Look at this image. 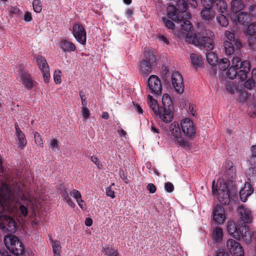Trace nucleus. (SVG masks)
Listing matches in <instances>:
<instances>
[{
  "mask_svg": "<svg viewBox=\"0 0 256 256\" xmlns=\"http://www.w3.org/2000/svg\"><path fill=\"white\" fill-rule=\"evenodd\" d=\"M240 224L238 222V224L236 225L233 221H230L228 222L226 226L228 232L234 238L238 230V228L240 226Z\"/></svg>",
  "mask_w": 256,
  "mask_h": 256,
  "instance_id": "31",
  "label": "nucleus"
},
{
  "mask_svg": "<svg viewBox=\"0 0 256 256\" xmlns=\"http://www.w3.org/2000/svg\"><path fill=\"white\" fill-rule=\"evenodd\" d=\"M215 256H230L228 253L224 249H219Z\"/></svg>",
  "mask_w": 256,
  "mask_h": 256,
  "instance_id": "60",
  "label": "nucleus"
},
{
  "mask_svg": "<svg viewBox=\"0 0 256 256\" xmlns=\"http://www.w3.org/2000/svg\"><path fill=\"white\" fill-rule=\"evenodd\" d=\"M212 7V6H202L200 11V17L206 24H210L214 20L216 12Z\"/></svg>",
  "mask_w": 256,
  "mask_h": 256,
  "instance_id": "13",
  "label": "nucleus"
},
{
  "mask_svg": "<svg viewBox=\"0 0 256 256\" xmlns=\"http://www.w3.org/2000/svg\"><path fill=\"white\" fill-rule=\"evenodd\" d=\"M23 19L26 22H30L32 20V16L30 12H26Z\"/></svg>",
  "mask_w": 256,
  "mask_h": 256,
  "instance_id": "63",
  "label": "nucleus"
},
{
  "mask_svg": "<svg viewBox=\"0 0 256 256\" xmlns=\"http://www.w3.org/2000/svg\"><path fill=\"white\" fill-rule=\"evenodd\" d=\"M176 6L179 10L174 18V20L177 23L184 22L186 18H190V14L186 11L188 5L184 0H178L176 2Z\"/></svg>",
  "mask_w": 256,
  "mask_h": 256,
  "instance_id": "8",
  "label": "nucleus"
},
{
  "mask_svg": "<svg viewBox=\"0 0 256 256\" xmlns=\"http://www.w3.org/2000/svg\"><path fill=\"white\" fill-rule=\"evenodd\" d=\"M181 128L183 133L188 137L194 136L195 130L194 128L193 122L190 119L186 118L181 122Z\"/></svg>",
  "mask_w": 256,
  "mask_h": 256,
  "instance_id": "18",
  "label": "nucleus"
},
{
  "mask_svg": "<svg viewBox=\"0 0 256 256\" xmlns=\"http://www.w3.org/2000/svg\"><path fill=\"white\" fill-rule=\"evenodd\" d=\"M165 190L168 192H172L174 190V186L170 182H166L164 184Z\"/></svg>",
  "mask_w": 256,
  "mask_h": 256,
  "instance_id": "54",
  "label": "nucleus"
},
{
  "mask_svg": "<svg viewBox=\"0 0 256 256\" xmlns=\"http://www.w3.org/2000/svg\"><path fill=\"white\" fill-rule=\"evenodd\" d=\"M217 64L220 70L222 71H224L230 66V61L226 58H223L220 59Z\"/></svg>",
  "mask_w": 256,
  "mask_h": 256,
  "instance_id": "37",
  "label": "nucleus"
},
{
  "mask_svg": "<svg viewBox=\"0 0 256 256\" xmlns=\"http://www.w3.org/2000/svg\"><path fill=\"white\" fill-rule=\"evenodd\" d=\"M214 181L212 182V192L213 194H216L218 196L220 202L224 205H228L230 202V197L232 196H234L236 192H234V187L232 186L230 188H229V184L226 182L220 184L219 188L215 189L214 188Z\"/></svg>",
  "mask_w": 256,
  "mask_h": 256,
  "instance_id": "3",
  "label": "nucleus"
},
{
  "mask_svg": "<svg viewBox=\"0 0 256 256\" xmlns=\"http://www.w3.org/2000/svg\"><path fill=\"white\" fill-rule=\"evenodd\" d=\"M172 84L178 94H182L184 90V84L182 74L178 72H174L171 76Z\"/></svg>",
  "mask_w": 256,
  "mask_h": 256,
  "instance_id": "11",
  "label": "nucleus"
},
{
  "mask_svg": "<svg viewBox=\"0 0 256 256\" xmlns=\"http://www.w3.org/2000/svg\"><path fill=\"white\" fill-rule=\"evenodd\" d=\"M249 12L252 16H256V5L253 4L249 6Z\"/></svg>",
  "mask_w": 256,
  "mask_h": 256,
  "instance_id": "62",
  "label": "nucleus"
},
{
  "mask_svg": "<svg viewBox=\"0 0 256 256\" xmlns=\"http://www.w3.org/2000/svg\"><path fill=\"white\" fill-rule=\"evenodd\" d=\"M34 140L36 143L38 145L40 146H42V140L41 138L40 134L38 132H36L34 134Z\"/></svg>",
  "mask_w": 256,
  "mask_h": 256,
  "instance_id": "52",
  "label": "nucleus"
},
{
  "mask_svg": "<svg viewBox=\"0 0 256 256\" xmlns=\"http://www.w3.org/2000/svg\"><path fill=\"white\" fill-rule=\"evenodd\" d=\"M148 86L150 92L155 96L162 94V85L160 79L156 75H151L148 80Z\"/></svg>",
  "mask_w": 256,
  "mask_h": 256,
  "instance_id": "7",
  "label": "nucleus"
},
{
  "mask_svg": "<svg viewBox=\"0 0 256 256\" xmlns=\"http://www.w3.org/2000/svg\"><path fill=\"white\" fill-rule=\"evenodd\" d=\"M4 240L8 249L14 255L18 256L24 252L23 244L16 236H5Z\"/></svg>",
  "mask_w": 256,
  "mask_h": 256,
  "instance_id": "5",
  "label": "nucleus"
},
{
  "mask_svg": "<svg viewBox=\"0 0 256 256\" xmlns=\"http://www.w3.org/2000/svg\"><path fill=\"white\" fill-rule=\"evenodd\" d=\"M169 130L172 135L176 138H179L181 136V130L179 124L174 122L169 126Z\"/></svg>",
  "mask_w": 256,
  "mask_h": 256,
  "instance_id": "26",
  "label": "nucleus"
},
{
  "mask_svg": "<svg viewBox=\"0 0 256 256\" xmlns=\"http://www.w3.org/2000/svg\"><path fill=\"white\" fill-rule=\"evenodd\" d=\"M216 0H200L202 6H212Z\"/></svg>",
  "mask_w": 256,
  "mask_h": 256,
  "instance_id": "58",
  "label": "nucleus"
},
{
  "mask_svg": "<svg viewBox=\"0 0 256 256\" xmlns=\"http://www.w3.org/2000/svg\"><path fill=\"white\" fill-rule=\"evenodd\" d=\"M162 18V22L166 28L168 29L174 30L175 25L172 20H170L166 18Z\"/></svg>",
  "mask_w": 256,
  "mask_h": 256,
  "instance_id": "46",
  "label": "nucleus"
},
{
  "mask_svg": "<svg viewBox=\"0 0 256 256\" xmlns=\"http://www.w3.org/2000/svg\"><path fill=\"white\" fill-rule=\"evenodd\" d=\"M16 228L17 224L12 217L3 216L0 218V230L8 234L6 236L12 235L16 232Z\"/></svg>",
  "mask_w": 256,
  "mask_h": 256,
  "instance_id": "6",
  "label": "nucleus"
},
{
  "mask_svg": "<svg viewBox=\"0 0 256 256\" xmlns=\"http://www.w3.org/2000/svg\"><path fill=\"white\" fill-rule=\"evenodd\" d=\"M33 8L36 12H40L42 10V3L39 0H34L32 2Z\"/></svg>",
  "mask_w": 256,
  "mask_h": 256,
  "instance_id": "44",
  "label": "nucleus"
},
{
  "mask_svg": "<svg viewBox=\"0 0 256 256\" xmlns=\"http://www.w3.org/2000/svg\"><path fill=\"white\" fill-rule=\"evenodd\" d=\"M238 56L239 55H234L233 58L232 60V66L230 67L236 68L239 66L240 62H242Z\"/></svg>",
  "mask_w": 256,
  "mask_h": 256,
  "instance_id": "43",
  "label": "nucleus"
},
{
  "mask_svg": "<svg viewBox=\"0 0 256 256\" xmlns=\"http://www.w3.org/2000/svg\"><path fill=\"white\" fill-rule=\"evenodd\" d=\"M218 24L223 28H226L229 24L228 18L223 14H219L216 17Z\"/></svg>",
  "mask_w": 256,
  "mask_h": 256,
  "instance_id": "33",
  "label": "nucleus"
},
{
  "mask_svg": "<svg viewBox=\"0 0 256 256\" xmlns=\"http://www.w3.org/2000/svg\"><path fill=\"white\" fill-rule=\"evenodd\" d=\"M18 139V146L22 148L26 144V141L25 138V135L23 133L17 136Z\"/></svg>",
  "mask_w": 256,
  "mask_h": 256,
  "instance_id": "48",
  "label": "nucleus"
},
{
  "mask_svg": "<svg viewBox=\"0 0 256 256\" xmlns=\"http://www.w3.org/2000/svg\"><path fill=\"white\" fill-rule=\"evenodd\" d=\"M255 83L252 80L248 79L244 82V86L246 88L251 90L254 86Z\"/></svg>",
  "mask_w": 256,
  "mask_h": 256,
  "instance_id": "51",
  "label": "nucleus"
},
{
  "mask_svg": "<svg viewBox=\"0 0 256 256\" xmlns=\"http://www.w3.org/2000/svg\"><path fill=\"white\" fill-rule=\"evenodd\" d=\"M119 174L121 178L123 179L126 184L128 183L127 176L124 174L123 170H120Z\"/></svg>",
  "mask_w": 256,
  "mask_h": 256,
  "instance_id": "64",
  "label": "nucleus"
},
{
  "mask_svg": "<svg viewBox=\"0 0 256 256\" xmlns=\"http://www.w3.org/2000/svg\"><path fill=\"white\" fill-rule=\"evenodd\" d=\"M237 20L240 24L246 25L251 21V18L248 14L242 12L238 14Z\"/></svg>",
  "mask_w": 256,
  "mask_h": 256,
  "instance_id": "30",
  "label": "nucleus"
},
{
  "mask_svg": "<svg viewBox=\"0 0 256 256\" xmlns=\"http://www.w3.org/2000/svg\"><path fill=\"white\" fill-rule=\"evenodd\" d=\"M254 192L250 184H246L244 188L240 192V196L242 201L245 202L246 198L249 196Z\"/></svg>",
  "mask_w": 256,
  "mask_h": 256,
  "instance_id": "24",
  "label": "nucleus"
},
{
  "mask_svg": "<svg viewBox=\"0 0 256 256\" xmlns=\"http://www.w3.org/2000/svg\"><path fill=\"white\" fill-rule=\"evenodd\" d=\"M228 40L224 41V46L226 54L227 56L240 55L241 48H238L236 46V44Z\"/></svg>",
  "mask_w": 256,
  "mask_h": 256,
  "instance_id": "20",
  "label": "nucleus"
},
{
  "mask_svg": "<svg viewBox=\"0 0 256 256\" xmlns=\"http://www.w3.org/2000/svg\"><path fill=\"white\" fill-rule=\"evenodd\" d=\"M238 212L240 220V224H250L252 222V217L251 212L242 206L238 207Z\"/></svg>",
  "mask_w": 256,
  "mask_h": 256,
  "instance_id": "16",
  "label": "nucleus"
},
{
  "mask_svg": "<svg viewBox=\"0 0 256 256\" xmlns=\"http://www.w3.org/2000/svg\"><path fill=\"white\" fill-rule=\"evenodd\" d=\"M213 6H214L220 14H224L227 8V4L224 0H216Z\"/></svg>",
  "mask_w": 256,
  "mask_h": 256,
  "instance_id": "27",
  "label": "nucleus"
},
{
  "mask_svg": "<svg viewBox=\"0 0 256 256\" xmlns=\"http://www.w3.org/2000/svg\"><path fill=\"white\" fill-rule=\"evenodd\" d=\"M192 65L196 70L198 68L202 67L204 65V60L200 54H198L192 53L190 55Z\"/></svg>",
  "mask_w": 256,
  "mask_h": 256,
  "instance_id": "21",
  "label": "nucleus"
},
{
  "mask_svg": "<svg viewBox=\"0 0 256 256\" xmlns=\"http://www.w3.org/2000/svg\"><path fill=\"white\" fill-rule=\"evenodd\" d=\"M59 46L64 52H74L76 49L74 43L66 40H62Z\"/></svg>",
  "mask_w": 256,
  "mask_h": 256,
  "instance_id": "22",
  "label": "nucleus"
},
{
  "mask_svg": "<svg viewBox=\"0 0 256 256\" xmlns=\"http://www.w3.org/2000/svg\"><path fill=\"white\" fill-rule=\"evenodd\" d=\"M70 194L72 196L73 198H75L76 200L78 203H80V202H84V201L81 198L82 195L78 190L74 189L72 192H70Z\"/></svg>",
  "mask_w": 256,
  "mask_h": 256,
  "instance_id": "42",
  "label": "nucleus"
},
{
  "mask_svg": "<svg viewBox=\"0 0 256 256\" xmlns=\"http://www.w3.org/2000/svg\"><path fill=\"white\" fill-rule=\"evenodd\" d=\"M190 18H186L184 22H180V28L188 32L190 31L192 26L190 21L188 20Z\"/></svg>",
  "mask_w": 256,
  "mask_h": 256,
  "instance_id": "39",
  "label": "nucleus"
},
{
  "mask_svg": "<svg viewBox=\"0 0 256 256\" xmlns=\"http://www.w3.org/2000/svg\"><path fill=\"white\" fill-rule=\"evenodd\" d=\"M226 75L230 79H234L238 76V70L236 68L230 67L226 72Z\"/></svg>",
  "mask_w": 256,
  "mask_h": 256,
  "instance_id": "41",
  "label": "nucleus"
},
{
  "mask_svg": "<svg viewBox=\"0 0 256 256\" xmlns=\"http://www.w3.org/2000/svg\"><path fill=\"white\" fill-rule=\"evenodd\" d=\"M223 236V230L222 228L216 226L213 230L212 238L216 242L222 241Z\"/></svg>",
  "mask_w": 256,
  "mask_h": 256,
  "instance_id": "32",
  "label": "nucleus"
},
{
  "mask_svg": "<svg viewBox=\"0 0 256 256\" xmlns=\"http://www.w3.org/2000/svg\"><path fill=\"white\" fill-rule=\"evenodd\" d=\"M246 175L250 182L256 181V172L254 168H249L246 170Z\"/></svg>",
  "mask_w": 256,
  "mask_h": 256,
  "instance_id": "35",
  "label": "nucleus"
},
{
  "mask_svg": "<svg viewBox=\"0 0 256 256\" xmlns=\"http://www.w3.org/2000/svg\"><path fill=\"white\" fill-rule=\"evenodd\" d=\"M250 64L248 60H244L240 62L238 68V77L242 81H244L248 78V74L250 71Z\"/></svg>",
  "mask_w": 256,
  "mask_h": 256,
  "instance_id": "17",
  "label": "nucleus"
},
{
  "mask_svg": "<svg viewBox=\"0 0 256 256\" xmlns=\"http://www.w3.org/2000/svg\"><path fill=\"white\" fill-rule=\"evenodd\" d=\"M226 171L224 174V179L227 181V184L230 185L232 184V181L236 177V168L233 163L228 161L225 165Z\"/></svg>",
  "mask_w": 256,
  "mask_h": 256,
  "instance_id": "14",
  "label": "nucleus"
},
{
  "mask_svg": "<svg viewBox=\"0 0 256 256\" xmlns=\"http://www.w3.org/2000/svg\"><path fill=\"white\" fill-rule=\"evenodd\" d=\"M144 54V58L140 62V68L142 74L148 75L156 66V54L154 50H146Z\"/></svg>",
  "mask_w": 256,
  "mask_h": 256,
  "instance_id": "4",
  "label": "nucleus"
},
{
  "mask_svg": "<svg viewBox=\"0 0 256 256\" xmlns=\"http://www.w3.org/2000/svg\"><path fill=\"white\" fill-rule=\"evenodd\" d=\"M157 38L161 42L163 43L164 44L167 46L170 44V38L165 36L162 34H157Z\"/></svg>",
  "mask_w": 256,
  "mask_h": 256,
  "instance_id": "47",
  "label": "nucleus"
},
{
  "mask_svg": "<svg viewBox=\"0 0 256 256\" xmlns=\"http://www.w3.org/2000/svg\"><path fill=\"white\" fill-rule=\"evenodd\" d=\"M244 8V4L242 0H232L231 9L233 12L237 13Z\"/></svg>",
  "mask_w": 256,
  "mask_h": 256,
  "instance_id": "29",
  "label": "nucleus"
},
{
  "mask_svg": "<svg viewBox=\"0 0 256 256\" xmlns=\"http://www.w3.org/2000/svg\"><path fill=\"white\" fill-rule=\"evenodd\" d=\"M20 212L22 216L26 218L28 214V208L24 205L21 204L20 206Z\"/></svg>",
  "mask_w": 256,
  "mask_h": 256,
  "instance_id": "53",
  "label": "nucleus"
},
{
  "mask_svg": "<svg viewBox=\"0 0 256 256\" xmlns=\"http://www.w3.org/2000/svg\"><path fill=\"white\" fill-rule=\"evenodd\" d=\"M227 248L233 256H244V252L240 244L234 240L229 239L226 242Z\"/></svg>",
  "mask_w": 256,
  "mask_h": 256,
  "instance_id": "12",
  "label": "nucleus"
},
{
  "mask_svg": "<svg viewBox=\"0 0 256 256\" xmlns=\"http://www.w3.org/2000/svg\"><path fill=\"white\" fill-rule=\"evenodd\" d=\"M20 76L25 88L29 90L31 89L34 85L30 75L26 72H22Z\"/></svg>",
  "mask_w": 256,
  "mask_h": 256,
  "instance_id": "23",
  "label": "nucleus"
},
{
  "mask_svg": "<svg viewBox=\"0 0 256 256\" xmlns=\"http://www.w3.org/2000/svg\"><path fill=\"white\" fill-rule=\"evenodd\" d=\"M90 159L96 165L98 168H102V165L101 164L98 158L96 156H92Z\"/></svg>",
  "mask_w": 256,
  "mask_h": 256,
  "instance_id": "55",
  "label": "nucleus"
},
{
  "mask_svg": "<svg viewBox=\"0 0 256 256\" xmlns=\"http://www.w3.org/2000/svg\"><path fill=\"white\" fill-rule=\"evenodd\" d=\"M50 240L52 246L53 252H60L61 249L60 242L58 240H53L51 237H50Z\"/></svg>",
  "mask_w": 256,
  "mask_h": 256,
  "instance_id": "40",
  "label": "nucleus"
},
{
  "mask_svg": "<svg viewBox=\"0 0 256 256\" xmlns=\"http://www.w3.org/2000/svg\"><path fill=\"white\" fill-rule=\"evenodd\" d=\"M206 35L197 32L192 34V33H188L186 40L190 43H192L196 46H200L205 48L207 51L212 50L214 47V40L212 37H214L213 32L208 30H206Z\"/></svg>",
  "mask_w": 256,
  "mask_h": 256,
  "instance_id": "2",
  "label": "nucleus"
},
{
  "mask_svg": "<svg viewBox=\"0 0 256 256\" xmlns=\"http://www.w3.org/2000/svg\"><path fill=\"white\" fill-rule=\"evenodd\" d=\"M58 72L59 74L61 72L60 70H56L54 74V80L56 83L60 84L61 82L60 76L59 74L56 73Z\"/></svg>",
  "mask_w": 256,
  "mask_h": 256,
  "instance_id": "61",
  "label": "nucleus"
},
{
  "mask_svg": "<svg viewBox=\"0 0 256 256\" xmlns=\"http://www.w3.org/2000/svg\"><path fill=\"white\" fill-rule=\"evenodd\" d=\"M82 118L86 120L90 118V110L86 106H82Z\"/></svg>",
  "mask_w": 256,
  "mask_h": 256,
  "instance_id": "50",
  "label": "nucleus"
},
{
  "mask_svg": "<svg viewBox=\"0 0 256 256\" xmlns=\"http://www.w3.org/2000/svg\"><path fill=\"white\" fill-rule=\"evenodd\" d=\"M146 188L150 194L154 193L156 190V186L152 183L148 184L147 185Z\"/></svg>",
  "mask_w": 256,
  "mask_h": 256,
  "instance_id": "59",
  "label": "nucleus"
},
{
  "mask_svg": "<svg viewBox=\"0 0 256 256\" xmlns=\"http://www.w3.org/2000/svg\"><path fill=\"white\" fill-rule=\"evenodd\" d=\"M73 34L76 39L80 44H84L86 42V32L80 24H76L73 26Z\"/></svg>",
  "mask_w": 256,
  "mask_h": 256,
  "instance_id": "15",
  "label": "nucleus"
},
{
  "mask_svg": "<svg viewBox=\"0 0 256 256\" xmlns=\"http://www.w3.org/2000/svg\"><path fill=\"white\" fill-rule=\"evenodd\" d=\"M234 238L238 240H242L248 244L252 241V234L248 226L246 224H241L238 228L237 232L234 236Z\"/></svg>",
  "mask_w": 256,
  "mask_h": 256,
  "instance_id": "9",
  "label": "nucleus"
},
{
  "mask_svg": "<svg viewBox=\"0 0 256 256\" xmlns=\"http://www.w3.org/2000/svg\"><path fill=\"white\" fill-rule=\"evenodd\" d=\"M248 44L250 49L256 51V37H249Z\"/></svg>",
  "mask_w": 256,
  "mask_h": 256,
  "instance_id": "45",
  "label": "nucleus"
},
{
  "mask_svg": "<svg viewBox=\"0 0 256 256\" xmlns=\"http://www.w3.org/2000/svg\"><path fill=\"white\" fill-rule=\"evenodd\" d=\"M104 252L105 254L108 256H117L118 255L116 250L110 247L106 248L104 250Z\"/></svg>",
  "mask_w": 256,
  "mask_h": 256,
  "instance_id": "49",
  "label": "nucleus"
},
{
  "mask_svg": "<svg viewBox=\"0 0 256 256\" xmlns=\"http://www.w3.org/2000/svg\"><path fill=\"white\" fill-rule=\"evenodd\" d=\"M178 10H179L178 7H175L173 5H169L167 7L166 10L168 16L173 20L174 18L176 16Z\"/></svg>",
  "mask_w": 256,
  "mask_h": 256,
  "instance_id": "36",
  "label": "nucleus"
},
{
  "mask_svg": "<svg viewBox=\"0 0 256 256\" xmlns=\"http://www.w3.org/2000/svg\"><path fill=\"white\" fill-rule=\"evenodd\" d=\"M246 34L250 37L256 35V22H252L248 26L246 29Z\"/></svg>",
  "mask_w": 256,
  "mask_h": 256,
  "instance_id": "38",
  "label": "nucleus"
},
{
  "mask_svg": "<svg viewBox=\"0 0 256 256\" xmlns=\"http://www.w3.org/2000/svg\"><path fill=\"white\" fill-rule=\"evenodd\" d=\"M112 186H114V184H112L110 187L106 188V194L107 196L113 198L115 197V196L114 191L111 189Z\"/></svg>",
  "mask_w": 256,
  "mask_h": 256,
  "instance_id": "56",
  "label": "nucleus"
},
{
  "mask_svg": "<svg viewBox=\"0 0 256 256\" xmlns=\"http://www.w3.org/2000/svg\"><path fill=\"white\" fill-rule=\"evenodd\" d=\"M206 58L208 64L212 66H216L218 62L217 55L214 52H210L206 53Z\"/></svg>",
  "mask_w": 256,
  "mask_h": 256,
  "instance_id": "34",
  "label": "nucleus"
},
{
  "mask_svg": "<svg viewBox=\"0 0 256 256\" xmlns=\"http://www.w3.org/2000/svg\"><path fill=\"white\" fill-rule=\"evenodd\" d=\"M36 62L42 74L44 80L46 83H48L50 79V68L46 58L42 56H37L36 57Z\"/></svg>",
  "mask_w": 256,
  "mask_h": 256,
  "instance_id": "10",
  "label": "nucleus"
},
{
  "mask_svg": "<svg viewBox=\"0 0 256 256\" xmlns=\"http://www.w3.org/2000/svg\"><path fill=\"white\" fill-rule=\"evenodd\" d=\"M148 102L154 112L159 116L164 122H170L174 118V107L170 96L165 94L162 98V105L158 106V103L150 95L148 96Z\"/></svg>",
  "mask_w": 256,
  "mask_h": 256,
  "instance_id": "1",
  "label": "nucleus"
},
{
  "mask_svg": "<svg viewBox=\"0 0 256 256\" xmlns=\"http://www.w3.org/2000/svg\"><path fill=\"white\" fill-rule=\"evenodd\" d=\"M224 36L226 38V40H225L232 42V43L236 44V46L238 48H242V44L241 41L238 38H235L234 33L229 30H226L224 32Z\"/></svg>",
  "mask_w": 256,
  "mask_h": 256,
  "instance_id": "25",
  "label": "nucleus"
},
{
  "mask_svg": "<svg viewBox=\"0 0 256 256\" xmlns=\"http://www.w3.org/2000/svg\"><path fill=\"white\" fill-rule=\"evenodd\" d=\"M20 9L16 6H12L10 10H9V13L10 14H16V15H20Z\"/></svg>",
  "mask_w": 256,
  "mask_h": 256,
  "instance_id": "57",
  "label": "nucleus"
},
{
  "mask_svg": "<svg viewBox=\"0 0 256 256\" xmlns=\"http://www.w3.org/2000/svg\"><path fill=\"white\" fill-rule=\"evenodd\" d=\"M59 191L62 197L66 202L67 204L72 207H74L75 204L69 196L68 192L64 186L60 187L59 188Z\"/></svg>",
  "mask_w": 256,
  "mask_h": 256,
  "instance_id": "28",
  "label": "nucleus"
},
{
  "mask_svg": "<svg viewBox=\"0 0 256 256\" xmlns=\"http://www.w3.org/2000/svg\"><path fill=\"white\" fill-rule=\"evenodd\" d=\"M214 220L218 224L224 222L226 220L224 208L220 205L216 206L213 210Z\"/></svg>",
  "mask_w": 256,
  "mask_h": 256,
  "instance_id": "19",
  "label": "nucleus"
}]
</instances>
